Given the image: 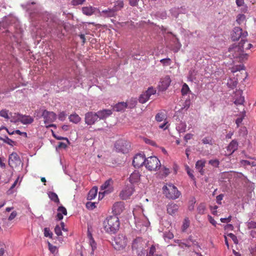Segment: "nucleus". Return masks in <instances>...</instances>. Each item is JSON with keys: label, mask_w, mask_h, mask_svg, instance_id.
I'll return each instance as SVG.
<instances>
[{"label": "nucleus", "mask_w": 256, "mask_h": 256, "mask_svg": "<svg viewBox=\"0 0 256 256\" xmlns=\"http://www.w3.org/2000/svg\"><path fill=\"white\" fill-rule=\"evenodd\" d=\"M232 39L236 41L241 38L240 42L238 45H232L230 47L225 53V56L234 60L233 62H242L248 59L250 49L252 45L248 43L244 38L248 36V32L242 31L240 27H235L232 34Z\"/></svg>", "instance_id": "obj_1"}, {"label": "nucleus", "mask_w": 256, "mask_h": 256, "mask_svg": "<svg viewBox=\"0 0 256 256\" xmlns=\"http://www.w3.org/2000/svg\"><path fill=\"white\" fill-rule=\"evenodd\" d=\"M142 212L143 210L141 208H138L133 210L136 226L138 230L140 231L146 230L150 224L148 218Z\"/></svg>", "instance_id": "obj_2"}, {"label": "nucleus", "mask_w": 256, "mask_h": 256, "mask_svg": "<svg viewBox=\"0 0 256 256\" xmlns=\"http://www.w3.org/2000/svg\"><path fill=\"white\" fill-rule=\"evenodd\" d=\"M119 228V218L116 216H108L104 222V228L108 233L115 234Z\"/></svg>", "instance_id": "obj_3"}, {"label": "nucleus", "mask_w": 256, "mask_h": 256, "mask_svg": "<svg viewBox=\"0 0 256 256\" xmlns=\"http://www.w3.org/2000/svg\"><path fill=\"white\" fill-rule=\"evenodd\" d=\"M162 190L164 194L169 199L176 200L180 195L176 187L172 184H166L163 186Z\"/></svg>", "instance_id": "obj_4"}, {"label": "nucleus", "mask_w": 256, "mask_h": 256, "mask_svg": "<svg viewBox=\"0 0 256 256\" xmlns=\"http://www.w3.org/2000/svg\"><path fill=\"white\" fill-rule=\"evenodd\" d=\"M146 242L142 238L138 237L134 239L132 244V248L134 253L138 256H144L146 251L144 250V246Z\"/></svg>", "instance_id": "obj_5"}, {"label": "nucleus", "mask_w": 256, "mask_h": 256, "mask_svg": "<svg viewBox=\"0 0 256 256\" xmlns=\"http://www.w3.org/2000/svg\"><path fill=\"white\" fill-rule=\"evenodd\" d=\"M128 240L126 236L122 234H118L115 238L114 242L112 244L116 250L121 251L126 248Z\"/></svg>", "instance_id": "obj_6"}, {"label": "nucleus", "mask_w": 256, "mask_h": 256, "mask_svg": "<svg viewBox=\"0 0 256 256\" xmlns=\"http://www.w3.org/2000/svg\"><path fill=\"white\" fill-rule=\"evenodd\" d=\"M145 166L150 170H156L160 166V162L156 156H150L146 159Z\"/></svg>", "instance_id": "obj_7"}, {"label": "nucleus", "mask_w": 256, "mask_h": 256, "mask_svg": "<svg viewBox=\"0 0 256 256\" xmlns=\"http://www.w3.org/2000/svg\"><path fill=\"white\" fill-rule=\"evenodd\" d=\"M116 150L122 153L127 152L130 148L129 142L124 140H120L116 142L114 144Z\"/></svg>", "instance_id": "obj_8"}, {"label": "nucleus", "mask_w": 256, "mask_h": 256, "mask_svg": "<svg viewBox=\"0 0 256 256\" xmlns=\"http://www.w3.org/2000/svg\"><path fill=\"white\" fill-rule=\"evenodd\" d=\"M42 116L44 118V122L47 128L50 126H55L54 124H50L56 118V114L51 112H48L46 110L42 112Z\"/></svg>", "instance_id": "obj_9"}, {"label": "nucleus", "mask_w": 256, "mask_h": 256, "mask_svg": "<svg viewBox=\"0 0 256 256\" xmlns=\"http://www.w3.org/2000/svg\"><path fill=\"white\" fill-rule=\"evenodd\" d=\"M124 6L123 2H120L118 5L115 6L113 9H108L102 12V15L108 17H112L116 14V11L120 9Z\"/></svg>", "instance_id": "obj_10"}, {"label": "nucleus", "mask_w": 256, "mask_h": 256, "mask_svg": "<svg viewBox=\"0 0 256 256\" xmlns=\"http://www.w3.org/2000/svg\"><path fill=\"white\" fill-rule=\"evenodd\" d=\"M30 16L33 21H38L40 22L41 20L43 21H48L49 19L50 14L46 12L44 13L35 12L30 13Z\"/></svg>", "instance_id": "obj_11"}, {"label": "nucleus", "mask_w": 256, "mask_h": 256, "mask_svg": "<svg viewBox=\"0 0 256 256\" xmlns=\"http://www.w3.org/2000/svg\"><path fill=\"white\" fill-rule=\"evenodd\" d=\"M21 164V160L16 152H12L9 156L8 158V164L12 168H16L19 166Z\"/></svg>", "instance_id": "obj_12"}, {"label": "nucleus", "mask_w": 256, "mask_h": 256, "mask_svg": "<svg viewBox=\"0 0 256 256\" xmlns=\"http://www.w3.org/2000/svg\"><path fill=\"white\" fill-rule=\"evenodd\" d=\"M146 158L142 154H136L133 159L132 164L135 168H140L145 164Z\"/></svg>", "instance_id": "obj_13"}, {"label": "nucleus", "mask_w": 256, "mask_h": 256, "mask_svg": "<svg viewBox=\"0 0 256 256\" xmlns=\"http://www.w3.org/2000/svg\"><path fill=\"white\" fill-rule=\"evenodd\" d=\"M171 80L169 76H166L162 78L159 82L158 88L160 90H166L169 86Z\"/></svg>", "instance_id": "obj_14"}, {"label": "nucleus", "mask_w": 256, "mask_h": 256, "mask_svg": "<svg viewBox=\"0 0 256 256\" xmlns=\"http://www.w3.org/2000/svg\"><path fill=\"white\" fill-rule=\"evenodd\" d=\"M98 120L96 112H88L85 114V122L88 125H92Z\"/></svg>", "instance_id": "obj_15"}, {"label": "nucleus", "mask_w": 256, "mask_h": 256, "mask_svg": "<svg viewBox=\"0 0 256 256\" xmlns=\"http://www.w3.org/2000/svg\"><path fill=\"white\" fill-rule=\"evenodd\" d=\"M15 114L16 115V120L24 124H30L34 121V118L30 116L22 115L20 114Z\"/></svg>", "instance_id": "obj_16"}, {"label": "nucleus", "mask_w": 256, "mask_h": 256, "mask_svg": "<svg viewBox=\"0 0 256 256\" xmlns=\"http://www.w3.org/2000/svg\"><path fill=\"white\" fill-rule=\"evenodd\" d=\"M134 189L132 186L125 187L120 193V196L123 200H126L132 194Z\"/></svg>", "instance_id": "obj_17"}, {"label": "nucleus", "mask_w": 256, "mask_h": 256, "mask_svg": "<svg viewBox=\"0 0 256 256\" xmlns=\"http://www.w3.org/2000/svg\"><path fill=\"white\" fill-rule=\"evenodd\" d=\"M63 230L64 232H67V229L64 228V224L63 222H62L60 223V226L58 225L55 227L54 228V232L58 236V240L60 242H62L63 241V238L61 236H62V230Z\"/></svg>", "instance_id": "obj_18"}, {"label": "nucleus", "mask_w": 256, "mask_h": 256, "mask_svg": "<svg viewBox=\"0 0 256 256\" xmlns=\"http://www.w3.org/2000/svg\"><path fill=\"white\" fill-rule=\"evenodd\" d=\"M112 180L109 179L105 182L101 186L100 190L104 191V192L109 194L113 190L112 187Z\"/></svg>", "instance_id": "obj_19"}, {"label": "nucleus", "mask_w": 256, "mask_h": 256, "mask_svg": "<svg viewBox=\"0 0 256 256\" xmlns=\"http://www.w3.org/2000/svg\"><path fill=\"white\" fill-rule=\"evenodd\" d=\"M124 209V205L122 202H116L112 207V212L114 214V216L120 214Z\"/></svg>", "instance_id": "obj_20"}, {"label": "nucleus", "mask_w": 256, "mask_h": 256, "mask_svg": "<svg viewBox=\"0 0 256 256\" xmlns=\"http://www.w3.org/2000/svg\"><path fill=\"white\" fill-rule=\"evenodd\" d=\"M166 208L168 213L171 216H174L177 212L179 206L177 204L172 202L168 204Z\"/></svg>", "instance_id": "obj_21"}, {"label": "nucleus", "mask_w": 256, "mask_h": 256, "mask_svg": "<svg viewBox=\"0 0 256 256\" xmlns=\"http://www.w3.org/2000/svg\"><path fill=\"white\" fill-rule=\"evenodd\" d=\"M98 119L103 120L108 117L112 114V111L110 110L104 109L96 112Z\"/></svg>", "instance_id": "obj_22"}, {"label": "nucleus", "mask_w": 256, "mask_h": 256, "mask_svg": "<svg viewBox=\"0 0 256 256\" xmlns=\"http://www.w3.org/2000/svg\"><path fill=\"white\" fill-rule=\"evenodd\" d=\"M175 242L177 243L178 246L181 248L190 247L192 244L194 243V241L192 240V237H190L188 240H184V242H183L180 240H175Z\"/></svg>", "instance_id": "obj_23"}, {"label": "nucleus", "mask_w": 256, "mask_h": 256, "mask_svg": "<svg viewBox=\"0 0 256 256\" xmlns=\"http://www.w3.org/2000/svg\"><path fill=\"white\" fill-rule=\"evenodd\" d=\"M238 148V143L236 140H232L227 146L228 155L233 154Z\"/></svg>", "instance_id": "obj_24"}, {"label": "nucleus", "mask_w": 256, "mask_h": 256, "mask_svg": "<svg viewBox=\"0 0 256 256\" xmlns=\"http://www.w3.org/2000/svg\"><path fill=\"white\" fill-rule=\"evenodd\" d=\"M96 10L97 9L96 8L92 7V6H84L82 8L83 14L86 16H91Z\"/></svg>", "instance_id": "obj_25"}, {"label": "nucleus", "mask_w": 256, "mask_h": 256, "mask_svg": "<svg viewBox=\"0 0 256 256\" xmlns=\"http://www.w3.org/2000/svg\"><path fill=\"white\" fill-rule=\"evenodd\" d=\"M58 214L56 215L57 219L61 220L63 218L64 215L66 216L67 214V210L66 208L63 206H60L58 208Z\"/></svg>", "instance_id": "obj_26"}, {"label": "nucleus", "mask_w": 256, "mask_h": 256, "mask_svg": "<svg viewBox=\"0 0 256 256\" xmlns=\"http://www.w3.org/2000/svg\"><path fill=\"white\" fill-rule=\"evenodd\" d=\"M205 164L206 162L204 160H200L196 162V168L201 174H204V171L203 168L205 166Z\"/></svg>", "instance_id": "obj_27"}, {"label": "nucleus", "mask_w": 256, "mask_h": 256, "mask_svg": "<svg viewBox=\"0 0 256 256\" xmlns=\"http://www.w3.org/2000/svg\"><path fill=\"white\" fill-rule=\"evenodd\" d=\"M48 195L51 200L53 201L57 204H60L58 196L55 192H48Z\"/></svg>", "instance_id": "obj_28"}, {"label": "nucleus", "mask_w": 256, "mask_h": 256, "mask_svg": "<svg viewBox=\"0 0 256 256\" xmlns=\"http://www.w3.org/2000/svg\"><path fill=\"white\" fill-rule=\"evenodd\" d=\"M98 193V188L96 187L92 188L88 192L87 198L88 200H92L94 199Z\"/></svg>", "instance_id": "obj_29"}, {"label": "nucleus", "mask_w": 256, "mask_h": 256, "mask_svg": "<svg viewBox=\"0 0 256 256\" xmlns=\"http://www.w3.org/2000/svg\"><path fill=\"white\" fill-rule=\"evenodd\" d=\"M127 107V104L124 102H118L114 108V110L116 112L124 110Z\"/></svg>", "instance_id": "obj_30"}, {"label": "nucleus", "mask_w": 256, "mask_h": 256, "mask_svg": "<svg viewBox=\"0 0 256 256\" xmlns=\"http://www.w3.org/2000/svg\"><path fill=\"white\" fill-rule=\"evenodd\" d=\"M88 238H89V244L92 248V252L91 254H94V251L96 248V244L94 240L92 237V236L91 234H88Z\"/></svg>", "instance_id": "obj_31"}, {"label": "nucleus", "mask_w": 256, "mask_h": 256, "mask_svg": "<svg viewBox=\"0 0 256 256\" xmlns=\"http://www.w3.org/2000/svg\"><path fill=\"white\" fill-rule=\"evenodd\" d=\"M130 182L131 183L136 182L140 179V174L138 172H134L130 176Z\"/></svg>", "instance_id": "obj_32"}, {"label": "nucleus", "mask_w": 256, "mask_h": 256, "mask_svg": "<svg viewBox=\"0 0 256 256\" xmlns=\"http://www.w3.org/2000/svg\"><path fill=\"white\" fill-rule=\"evenodd\" d=\"M69 120L70 122L74 124H78L80 121L81 118L78 114L74 113L70 116Z\"/></svg>", "instance_id": "obj_33"}, {"label": "nucleus", "mask_w": 256, "mask_h": 256, "mask_svg": "<svg viewBox=\"0 0 256 256\" xmlns=\"http://www.w3.org/2000/svg\"><path fill=\"white\" fill-rule=\"evenodd\" d=\"M186 125L184 122H180L176 126V130L180 132H184L186 130Z\"/></svg>", "instance_id": "obj_34"}, {"label": "nucleus", "mask_w": 256, "mask_h": 256, "mask_svg": "<svg viewBox=\"0 0 256 256\" xmlns=\"http://www.w3.org/2000/svg\"><path fill=\"white\" fill-rule=\"evenodd\" d=\"M238 84L236 80L234 79L230 78L228 80L227 86L228 88L233 89L236 87Z\"/></svg>", "instance_id": "obj_35"}, {"label": "nucleus", "mask_w": 256, "mask_h": 256, "mask_svg": "<svg viewBox=\"0 0 256 256\" xmlns=\"http://www.w3.org/2000/svg\"><path fill=\"white\" fill-rule=\"evenodd\" d=\"M150 97L146 94V92H144L142 94L138 99L139 102L141 104H144L149 99Z\"/></svg>", "instance_id": "obj_36"}, {"label": "nucleus", "mask_w": 256, "mask_h": 256, "mask_svg": "<svg viewBox=\"0 0 256 256\" xmlns=\"http://www.w3.org/2000/svg\"><path fill=\"white\" fill-rule=\"evenodd\" d=\"M156 120L158 122H162L163 120H166V116L164 113L160 112L158 113L156 116Z\"/></svg>", "instance_id": "obj_37"}, {"label": "nucleus", "mask_w": 256, "mask_h": 256, "mask_svg": "<svg viewBox=\"0 0 256 256\" xmlns=\"http://www.w3.org/2000/svg\"><path fill=\"white\" fill-rule=\"evenodd\" d=\"M190 222L188 218H185L184 220L182 230V232H185L190 226Z\"/></svg>", "instance_id": "obj_38"}, {"label": "nucleus", "mask_w": 256, "mask_h": 256, "mask_svg": "<svg viewBox=\"0 0 256 256\" xmlns=\"http://www.w3.org/2000/svg\"><path fill=\"white\" fill-rule=\"evenodd\" d=\"M182 94L183 96L186 95L190 93V90L189 87L186 84H184L182 85V87L181 90Z\"/></svg>", "instance_id": "obj_39"}, {"label": "nucleus", "mask_w": 256, "mask_h": 256, "mask_svg": "<svg viewBox=\"0 0 256 256\" xmlns=\"http://www.w3.org/2000/svg\"><path fill=\"white\" fill-rule=\"evenodd\" d=\"M245 20L246 16L244 14H239L236 17V22L238 24H240L245 21Z\"/></svg>", "instance_id": "obj_40"}, {"label": "nucleus", "mask_w": 256, "mask_h": 256, "mask_svg": "<svg viewBox=\"0 0 256 256\" xmlns=\"http://www.w3.org/2000/svg\"><path fill=\"white\" fill-rule=\"evenodd\" d=\"M0 116L6 120H8L10 118L9 111L6 109L2 110L0 111Z\"/></svg>", "instance_id": "obj_41"}, {"label": "nucleus", "mask_w": 256, "mask_h": 256, "mask_svg": "<svg viewBox=\"0 0 256 256\" xmlns=\"http://www.w3.org/2000/svg\"><path fill=\"white\" fill-rule=\"evenodd\" d=\"M156 90L153 87L151 86L148 88V90L144 92L150 98L151 96L156 94Z\"/></svg>", "instance_id": "obj_42"}, {"label": "nucleus", "mask_w": 256, "mask_h": 256, "mask_svg": "<svg viewBox=\"0 0 256 256\" xmlns=\"http://www.w3.org/2000/svg\"><path fill=\"white\" fill-rule=\"evenodd\" d=\"M160 62L164 66H169L172 64V60L169 58H163L160 60Z\"/></svg>", "instance_id": "obj_43"}, {"label": "nucleus", "mask_w": 256, "mask_h": 256, "mask_svg": "<svg viewBox=\"0 0 256 256\" xmlns=\"http://www.w3.org/2000/svg\"><path fill=\"white\" fill-rule=\"evenodd\" d=\"M156 252V247L152 245L150 249L148 252H146L144 256H154V253Z\"/></svg>", "instance_id": "obj_44"}, {"label": "nucleus", "mask_w": 256, "mask_h": 256, "mask_svg": "<svg viewBox=\"0 0 256 256\" xmlns=\"http://www.w3.org/2000/svg\"><path fill=\"white\" fill-rule=\"evenodd\" d=\"M180 10L178 8H174L170 10L172 15L175 18H177L180 14Z\"/></svg>", "instance_id": "obj_45"}, {"label": "nucleus", "mask_w": 256, "mask_h": 256, "mask_svg": "<svg viewBox=\"0 0 256 256\" xmlns=\"http://www.w3.org/2000/svg\"><path fill=\"white\" fill-rule=\"evenodd\" d=\"M202 142L204 144H208L212 145L213 144L212 140L210 137H205L202 140Z\"/></svg>", "instance_id": "obj_46"}, {"label": "nucleus", "mask_w": 256, "mask_h": 256, "mask_svg": "<svg viewBox=\"0 0 256 256\" xmlns=\"http://www.w3.org/2000/svg\"><path fill=\"white\" fill-rule=\"evenodd\" d=\"M244 68V65L240 64L239 66H233L231 68V72L232 73H234L238 71H240L241 70H243Z\"/></svg>", "instance_id": "obj_47"}, {"label": "nucleus", "mask_w": 256, "mask_h": 256, "mask_svg": "<svg viewBox=\"0 0 256 256\" xmlns=\"http://www.w3.org/2000/svg\"><path fill=\"white\" fill-rule=\"evenodd\" d=\"M245 116H246V112H243L242 114V116L240 117V118H238L236 120V124L237 127H238L240 126V124L242 122L243 119H244V117Z\"/></svg>", "instance_id": "obj_48"}, {"label": "nucleus", "mask_w": 256, "mask_h": 256, "mask_svg": "<svg viewBox=\"0 0 256 256\" xmlns=\"http://www.w3.org/2000/svg\"><path fill=\"white\" fill-rule=\"evenodd\" d=\"M244 97L240 96L238 98H236L234 100V104L236 105L242 104L244 102Z\"/></svg>", "instance_id": "obj_49"}, {"label": "nucleus", "mask_w": 256, "mask_h": 256, "mask_svg": "<svg viewBox=\"0 0 256 256\" xmlns=\"http://www.w3.org/2000/svg\"><path fill=\"white\" fill-rule=\"evenodd\" d=\"M174 238V234L170 232H166L164 234V238L165 240H171Z\"/></svg>", "instance_id": "obj_50"}, {"label": "nucleus", "mask_w": 256, "mask_h": 256, "mask_svg": "<svg viewBox=\"0 0 256 256\" xmlns=\"http://www.w3.org/2000/svg\"><path fill=\"white\" fill-rule=\"evenodd\" d=\"M44 235L46 237L52 238V233L50 232L49 228H46L44 229Z\"/></svg>", "instance_id": "obj_51"}, {"label": "nucleus", "mask_w": 256, "mask_h": 256, "mask_svg": "<svg viewBox=\"0 0 256 256\" xmlns=\"http://www.w3.org/2000/svg\"><path fill=\"white\" fill-rule=\"evenodd\" d=\"M0 140H2L4 142L12 146L14 143V141L9 138L8 137H6L4 138H0Z\"/></svg>", "instance_id": "obj_52"}, {"label": "nucleus", "mask_w": 256, "mask_h": 256, "mask_svg": "<svg viewBox=\"0 0 256 256\" xmlns=\"http://www.w3.org/2000/svg\"><path fill=\"white\" fill-rule=\"evenodd\" d=\"M248 228H256V222L254 221H249L246 224Z\"/></svg>", "instance_id": "obj_53"}, {"label": "nucleus", "mask_w": 256, "mask_h": 256, "mask_svg": "<svg viewBox=\"0 0 256 256\" xmlns=\"http://www.w3.org/2000/svg\"><path fill=\"white\" fill-rule=\"evenodd\" d=\"M206 207L203 204H200L198 208V211L200 214H202L204 213Z\"/></svg>", "instance_id": "obj_54"}, {"label": "nucleus", "mask_w": 256, "mask_h": 256, "mask_svg": "<svg viewBox=\"0 0 256 256\" xmlns=\"http://www.w3.org/2000/svg\"><path fill=\"white\" fill-rule=\"evenodd\" d=\"M196 72L194 70H190L189 72L188 79L190 81H193L196 79Z\"/></svg>", "instance_id": "obj_55"}, {"label": "nucleus", "mask_w": 256, "mask_h": 256, "mask_svg": "<svg viewBox=\"0 0 256 256\" xmlns=\"http://www.w3.org/2000/svg\"><path fill=\"white\" fill-rule=\"evenodd\" d=\"M190 103L191 102H190V98L186 99L185 100V102H184V104H183V107L182 108V109L188 110L189 108V107H190Z\"/></svg>", "instance_id": "obj_56"}, {"label": "nucleus", "mask_w": 256, "mask_h": 256, "mask_svg": "<svg viewBox=\"0 0 256 256\" xmlns=\"http://www.w3.org/2000/svg\"><path fill=\"white\" fill-rule=\"evenodd\" d=\"M219 161L216 160H211L209 161V164L214 167H217L219 165Z\"/></svg>", "instance_id": "obj_57"}, {"label": "nucleus", "mask_w": 256, "mask_h": 256, "mask_svg": "<svg viewBox=\"0 0 256 256\" xmlns=\"http://www.w3.org/2000/svg\"><path fill=\"white\" fill-rule=\"evenodd\" d=\"M48 246L50 250L52 253H55L57 251V248L56 246H52L50 242H48Z\"/></svg>", "instance_id": "obj_58"}, {"label": "nucleus", "mask_w": 256, "mask_h": 256, "mask_svg": "<svg viewBox=\"0 0 256 256\" xmlns=\"http://www.w3.org/2000/svg\"><path fill=\"white\" fill-rule=\"evenodd\" d=\"M86 207L90 210H93L96 208V203L92 202H88L86 204Z\"/></svg>", "instance_id": "obj_59"}, {"label": "nucleus", "mask_w": 256, "mask_h": 256, "mask_svg": "<svg viewBox=\"0 0 256 256\" xmlns=\"http://www.w3.org/2000/svg\"><path fill=\"white\" fill-rule=\"evenodd\" d=\"M186 171L187 172V174H188L189 176L192 178V179H194V176L192 174V171L190 170V168L188 166H186Z\"/></svg>", "instance_id": "obj_60"}, {"label": "nucleus", "mask_w": 256, "mask_h": 256, "mask_svg": "<svg viewBox=\"0 0 256 256\" xmlns=\"http://www.w3.org/2000/svg\"><path fill=\"white\" fill-rule=\"evenodd\" d=\"M84 2L85 0H72V3L74 6H77L82 4Z\"/></svg>", "instance_id": "obj_61"}, {"label": "nucleus", "mask_w": 256, "mask_h": 256, "mask_svg": "<svg viewBox=\"0 0 256 256\" xmlns=\"http://www.w3.org/2000/svg\"><path fill=\"white\" fill-rule=\"evenodd\" d=\"M208 221L210 224H212L213 226H216L217 224L216 222L214 220V218L210 215H208Z\"/></svg>", "instance_id": "obj_62"}, {"label": "nucleus", "mask_w": 256, "mask_h": 256, "mask_svg": "<svg viewBox=\"0 0 256 256\" xmlns=\"http://www.w3.org/2000/svg\"><path fill=\"white\" fill-rule=\"evenodd\" d=\"M232 216H230L226 218H221L220 220L223 223H228L231 220Z\"/></svg>", "instance_id": "obj_63"}, {"label": "nucleus", "mask_w": 256, "mask_h": 256, "mask_svg": "<svg viewBox=\"0 0 256 256\" xmlns=\"http://www.w3.org/2000/svg\"><path fill=\"white\" fill-rule=\"evenodd\" d=\"M16 216L17 212L16 211H13L9 216L8 220H12L16 217Z\"/></svg>", "instance_id": "obj_64"}]
</instances>
